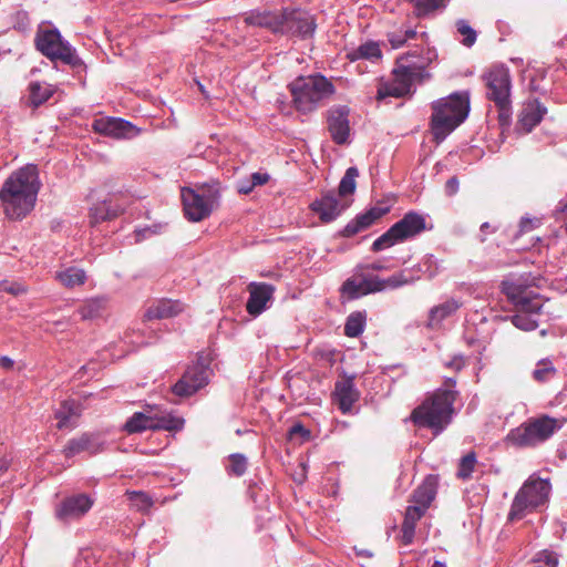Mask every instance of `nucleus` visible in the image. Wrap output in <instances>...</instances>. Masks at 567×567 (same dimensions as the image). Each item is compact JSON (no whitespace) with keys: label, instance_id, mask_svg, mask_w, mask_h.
<instances>
[{"label":"nucleus","instance_id":"nucleus-16","mask_svg":"<svg viewBox=\"0 0 567 567\" xmlns=\"http://www.w3.org/2000/svg\"><path fill=\"white\" fill-rule=\"evenodd\" d=\"M210 371L203 363H196L185 371L173 386V393L178 396H189L204 388L209 380Z\"/></svg>","mask_w":567,"mask_h":567},{"label":"nucleus","instance_id":"nucleus-60","mask_svg":"<svg viewBox=\"0 0 567 567\" xmlns=\"http://www.w3.org/2000/svg\"><path fill=\"white\" fill-rule=\"evenodd\" d=\"M146 233H150V229H148V228L143 229V230H137V231H136V236H137V239H136V240H140L142 235H143V237H144Z\"/></svg>","mask_w":567,"mask_h":567},{"label":"nucleus","instance_id":"nucleus-58","mask_svg":"<svg viewBox=\"0 0 567 567\" xmlns=\"http://www.w3.org/2000/svg\"><path fill=\"white\" fill-rule=\"evenodd\" d=\"M559 210L567 216V200L559 202Z\"/></svg>","mask_w":567,"mask_h":567},{"label":"nucleus","instance_id":"nucleus-42","mask_svg":"<svg viewBox=\"0 0 567 567\" xmlns=\"http://www.w3.org/2000/svg\"><path fill=\"white\" fill-rule=\"evenodd\" d=\"M359 172L355 167H349L346 171L344 176L342 177L337 195L339 197L353 194L355 190V178L358 177Z\"/></svg>","mask_w":567,"mask_h":567},{"label":"nucleus","instance_id":"nucleus-55","mask_svg":"<svg viewBox=\"0 0 567 567\" xmlns=\"http://www.w3.org/2000/svg\"><path fill=\"white\" fill-rule=\"evenodd\" d=\"M251 181L249 179H241L237 184V189L240 194H249L255 187L250 185Z\"/></svg>","mask_w":567,"mask_h":567},{"label":"nucleus","instance_id":"nucleus-4","mask_svg":"<svg viewBox=\"0 0 567 567\" xmlns=\"http://www.w3.org/2000/svg\"><path fill=\"white\" fill-rule=\"evenodd\" d=\"M503 291L518 308L516 315L512 317V323L524 331H532L537 328L535 316L542 309V302L537 296L518 280H507L503 282Z\"/></svg>","mask_w":567,"mask_h":567},{"label":"nucleus","instance_id":"nucleus-49","mask_svg":"<svg viewBox=\"0 0 567 567\" xmlns=\"http://www.w3.org/2000/svg\"><path fill=\"white\" fill-rule=\"evenodd\" d=\"M0 289L8 293L13 295V296H18V295L25 292V287L18 282H12V284L4 282L1 285Z\"/></svg>","mask_w":567,"mask_h":567},{"label":"nucleus","instance_id":"nucleus-36","mask_svg":"<svg viewBox=\"0 0 567 567\" xmlns=\"http://www.w3.org/2000/svg\"><path fill=\"white\" fill-rule=\"evenodd\" d=\"M424 514L425 512L422 511V507H414L410 505L406 508L401 528L402 542L404 545H410L413 542L416 523Z\"/></svg>","mask_w":567,"mask_h":567},{"label":"nucleus","instance_id":"nucleus-3","mask_svg":"<svg viewBox=\"0 0 567 567\" xmlns=\"http://www.w3.org/2000/svg\"><path fill=\"white\" fill-rule=\"evenodd\" d=\"M455 396L456 392L450 389L435 391L413 410L411 420L419 427L442 432L451 422Z\"/></svg>","mask_w":567,"mask_h":567},{"label":"nucleus","instance_id":"nucleus-57","mask_svg":"<svg viewBox=\"0 0 567 567\" xmlns=\"http://www.w3.org/2000/svg\"><path fill=\"white\" fill-rule=\"evenodd\" d=\"M10 462V458H8L7 456L0 457V477H2L3 474L8 471Z\"/></svg>","mask_w":567,"mask_h":567},{"label":"nucleus","instance_id":"nucleus-54","mask_svg":"<svg viewBox=\"0 0 567 567\" xmlns=\"http://www.w3.org/2000/svg\"><path fill=\"white\" fill-rule=\"evenodd\" d=\"M458 190V179L453 176L445 183V193L449 196L456 194Z\"/></svg>","mask_w":567,"mask_h":567},{"label":"nucleus","instance_id":"nucleus-39","mask_svg":"<svg viewBox=\"0 0 567 567\" xmlns=\"http://www.w3.org/2000/svg\"><path fill=\"white\" fill-rule=\"evenodd\" d=\"M414 8L416 18H425L439 10H443L450 0H408Z\"/></svg>","mask_w":567,"mask_h":567},{"label":"nucleus","instance_id":"nucleus-46","mask_svg":"<svg viewBox=\"0 0 567 567\" xmlns=\"http://www.w3.org/2000/svg\"><path fill=\"white\" fill-rule=\"evenodd\" d=\"M476 465V455L474 452H471L463 456L458 464L457 477L462 480H467L471 477Z\"/></svg>","mask_w":567,"mask_h":567},{"label":"nucleus","instance_id":"nucleus-15","mask_svg":"<svg viewBox=\"0 0 567 567\" xmlns=\"http://www.w3.org/2000/svg\"><path fill=\"white\" fill-rule=\"evenodd\" d=\"M399 58H406L404 62L410 64V70L423 66L421 73L422 79L425 81L431 78V74L427 72V68L436 60L437 53L436 50L430 45L427 33L422 32L420 34V43Z\"/></svg>","mask_w":567,"mask_h":567},{"label":"nucleus","instance_id":"nucleus-19","mask_svg":"<svg viewBox=\"0 0 567 567\" xmlns=\"http://www.w3.org/2000/svg\"><path fill=\"white\" fill-rule=\"evenodd\" d=\"M310 207L321 221L330 223L348 207V204L336 192L329 190L316 199Z\"/></svg>","mask_w":567,"mask_h":567},{"label":"nucleus","instance_id":"nucleus-10","mask_svg":"<svg viewBox=\"0 0 567 567\" xmlns=\"http://www.w3.org/2000/svg\"><path fill=\"white\" fill-rule=\"evenodd\" d=\"M405 284L408 279L403 274H395L386 279L374 275L355 274L343 282L341 291L349 299H357L369 293L395 289Z\"/></svg>","mask_w":567,"mask_h":567},{"label":"nucleus","instance_id":"nucleus-48","mask_svg":"<svg viewBox=\"0 0 567 567\" xmlns=\"http://www.w3.org/2000/svg\"><path fill=\"white\" fill-rule=\"evenodd\" d=\"M539 225H540L539 218L524 217V218H522V220L519 223V231L522 234L528 233V231H532L533 229H535L536 227H538Z\"/></svg>","mask_w":567,"mask_h":567},{"label":"nucleus","instance_id":"nucleus-31","mask_svg":"<svg viewBox=\"0 0 567 567\" xmlns=\"http://www.w3.org/2000/svg\"><path fill=\"white\" fill-rule=\"evenodd\" d=\"M80 413V406L75 401H64L55 412L58 427L60 430L74 427Z\"/></svg>","mask_w":567,"mask_h":567},{"label":"nucleus","instance_id":"nucleus-37","mask_svg":"<svg viewBox=\"0 0 567 567\" xmlns=\"http://www.w3.org/2000/svg\"><path fill=\"white\" fill-rule=\"evenodd\" d=\"M55 279L66 288H74L81 286L86 280V275L83 269L76 267H69L55 272Z\"/></svg>","mask_w":567,"mask_h":567},{"label":"nucleus","instance_id":"nucleus-8","mask_svg":"<svg viewBox=\"0 0 567 567\" xmlns=\"http://www.w3.org/2000/svg\"><path fill=\"white\" fill-rule=\"evenodd\" d=\"M549 493L550 484L547 480L535 475L529 476L513 499L508 520L522 519L526 513L544 505L548 501Z\"/></svg>","mask_w":567,"mask_h":567},{"label":"nucleus","instance_id":"nucleus-11","mask_svg":"<svg viewBox=\"0 0 567 567\" xmlns=\"http://www.w3.org/2000/svg\"><path fill=\"white\" fill-rule=\"evenodd\" d=\"M426 228L423 215L410 212L402 219L392 225L383 235L372 244L373 251H381L421 234Z\"/></svg>","mask_w":567,"mask_h":567},{"label":"nucleus","instance_id":"nucleus-33","mask_svg":"<svg viewBox=\"0 0 567 567\" xmlns=\"http://www.w3.org/2000/svg\"><path fill=\"white\" fill-rule=\"evenodd\" d=\"M155 419L147 414L146 409L143 412H135L125 423L124 429L127 433H140L146 430L157 431V427H167L153 423Z\"/></svg>","mask_w":567,"mask_h":567},{"label":"nucleus","instance_id":"nucleus-26","mask_svg":"<svg viewBox=\"0 0 567 567\" xmlns=\"http://www.w3.org/2000/svg\"><path fill=\"white\" fill-rule=\"evenodd\" d=\"M147 414L150 416L156 419L153 423H157L158 425L163 424L167 427H157V431H168V432H177L181 431L184 426V420L173 412L162 409L158 405H146L145 406Z\"/></svg>","mask_w":567,"mask_h":567},{"label":"nucleus","instance_id":"nucleus-14","mask_svg":"<svg viewBox=\"0 0 567 567\" xmlns=\"http://www.w3.org/2000/svg\"><path fill=\"white\" fill-rule=\"evenodd\" d=\"M94 499L85 493L74 494L63 498L54 508V517L69 524L81 519L92 508Z\"/></svg>","mask_w":567,"mask_h":567},{"label":"nucleus","instance_id":"nucleus-38","mask_svg":"<svg viewBox=\"0 0 567 567\" xmlns=\"http://www.w3.org/2000/svg\"><path fill=\"white\" fill-rule=\"evenodd\" d=\"M54 93L50 84L41 82H31L29 84L28 103L37 107L47 102Z\"/></svg>","mask_w":567,"mask_h":567},{"label":"nucleus","instance_id":"nucleus-25","mask_svg":"<svg viewBox=\"0 0 567 567\" xmlns=\"http://www.w3.org/2000/svg\"><path fill=\"white\" fill-rule=\"evenodd\" d=\"M462 306L463 301L461 299L454 297L445 299L430 309L427 326L430 328L440 327L444 320L455 315Z\"/></svg>","mask_w":567,"mask_h":567},{"label":"nucleus","instance_id":"nucleus-59","mask_svg":"<svg viewBox=\"0 0 567 567\" xmlns=\"http://www.w3.org/2000/svg\"><path fill=\"white\" fill-rule=\"evenodd\" d=\"M367 268L371 269V270H381V269H383V266L378 262H373V264L367 266Z\"/></svg>","mask_w":567,"mask_h":567},{"label":"nucleus","instance_id":"nucleus-18","mask_svg":"<svg viewBox=\"0 0 567 567\" xmlns=\"http://www.w3.org/2000/svg\"><path fill=\"white\" fill-rule=\"evenodd\" d=\"M92 126L96 133L114 138H131L140 133L132 123L118 117L96 118Z\"/></svg>","mask_w":567,"mask_h":567},{"label":"nucleus","instance_id":"nucleus-6","mask_svg":"<svg viewBox=\"0 0 567 567\" xmlns=\"http://www.w3.org/2000/svg\"><path fill=\"white\" fill-rule=\"evenodd\" d=\"M563 422L543 415L530 419L519 426L511 430L506 436L507 443L517 447L536 446L547 441L555 432L561 429Z\"/></svg>","mask_w":567,"mask_h":567},{"label":"nucleus","instance_id":"nucleus-62","mask_svg":"<svg viewBox=\"0 0 567 567\" xmlns=\"http://www.w3.org/2000/svg\"><path fill=\"white\" fill-rule=\"evenodd\" d=\"M432 567H446L444 563H441L439 560H435L432 565Z\"/></svg>","mask_w":567,"mask_h":567},{"label":"nucleus","instance_id":"nucleus-51","mask_svg":"<svg viewBox=\"0 0 567 567\" xmlns=\"http://www.w3.org/2000/svg\"><path fill=\"white\" fill-rule=\"evenodd\" d=\"M424 265L427 266L425 271L429 274V277H434L440 270L439 261L434 256H429L425 259Z\"/></svg>","mask_w":567,"mask_h":567},{"label":"nucleus","instance_id":"nucleus-52","mask_svg":"<svg viewBox=\"0 0 567 567\" xmlns=\"http://www.w3.org/2000/svg\"><path fill=\"white\" fill-rule=\"evenodd\" d=\"M250 185H252L254 187L260 186L269 181V175L267 173L256 172L250 175Z\"/></svg>","mask_w":567,"mask_h":567},{"label":"nucleus","instance_id":"nucleus-28","mask_svg":"<svg viewBox=\"0 0 567 567\" xmlns=\"http://www.w3.org/2000/svg\"><path fill=\"white\" fill-rule=\"evenodd\" d=\"M184 311V305L177 300L162 299L151 306L145 316L147 319H167Z\"/></svg>","mask_w":567,"mask_h":567},{"label":"nucleus","instance_id":"nucleus-44","mask_svg":"<svg viewBox=\"0 0 567 567\" xmlns=\"http://www.w3.org/2000/svg\"><path fill=\"white\" fill-rule=\"evenodd\" d=\"M457 33L463 37L462 44L471 48L476 42V31L464 19H460L455 23Z\"/></svg>","mask_w":567,"mask_h":567},{"label":"nucleus","instance_id":"nucleus-61","mask_svg":"<svg viewBox=\"0 0 567 567\" xmlns=\"http://www.w3.org/2000/svg\"><path fill=\"white\" fill-rule=\"evenodd\" d=\"M489 229H491V225H489L488 223H483V224L481 225V231H482V233H484V234H485V233H486L487 230H489Z\"/></svg>","mask_w":567,"mask_h":567},{"label":"nucleus","instance_id":"nucleus-27","mask_svg":"<svg viewBox=\"0 0 567 567\" xmlns=\"http://www.w3.org/2000/svg\"><path fill=\"white\" fill-rule=\"evenodd\" d=\"M420 34L416 29L409 23L393 25L388 30L385 37L392 49L396 50L404 47L411 40L420 41Z\"/></svg>","mask_w":567,"mask_h":567},{"label":"nucleus","instance_id":"nucleus-32","mask_svg":"<svg viewBox=\"0 0 567 567\" xmlns=\"http://www.w3.org/2000/svg\"><path fill=\"white\" fill-rule=\"evenodd\" d=\"M122 213V208L109 200H103L90 208V224L95 226L102 221L111 220Z\"/></svg>","mask_w":567,"mask_h":567},{"label":"nucleus","instance_id":"nucleus-13","mask_svg":"<svg viewBox=\"0 0 567 567\" xmlns=\"http://www.w3.org/2000/svg\"><path fill=\"white\" fill-rule=\"evenodd\" d=\"M35 44L38 50L51 60H60L72 66L80 63L75 50L68 42L62 40L58 30H44L39 32Z\"/></svg>","mask_w":567,"mask_h":567},{"label":"nucleus","instance_id":"nucleus-50","mask_svg":"<svg viewBox=\"0 0 567 567\" xmlns=\"http://www.w3.org/2000/svg\"><path fill=\"white\" fill-rule=\"evenodd\" d=\"M465 365V358L461 354L454 355L450 361L445 362V367L454 370L461 371Z\"/></svg>","mask_w":567,"mask_h":567},{"label":"nucleus","instance_id":"nucleus-64","mask_svg":"<svg viewBox=\"0 0 567 567\" xmlns=\"http://www.w3.org/2000/svg\"><path fill=\"white\" fill-rule=\"evenodd\" d=\"M566 231H567V226H566Z\"/></svg>","mask_w":567,"mask_h":567},{"label":"nucleus","instance_id":"nucleus-21","mask_svg":"<svg viewBox=\"0 0 567 567\" xmlns=\"http://www.w3.org/2000/svg\"><path fill=\"white\" fill-rule=\"evenodd\" d=\"M249 298L246 303L247 312L254 317L259 316L267 308V303L274 295V287L265 282H250L248 286Z\"/></svg>","mask_w":567,"mask_h":567},{"label":"nucleus","instance_id":"nucleus-30","mask_svg":"<svg viewBox=\"0 0 567 567\" xmlns=\"http://www.w3.org/2000/svg\"><path fill=\"white\" fill-rule=\"evenodd\" d=\"M282 18L284 10L279 12H250L245 20L248 24L268 28L274 32H280L282 30Z\"/></svg>","mask_w":567,"mask_h":567},{"label":"nucleus","instance_id":"nucleus-2","mask_svg":"<svg viewBox=\"0 0 567 567\" xmlns=\"http://www.w3.org/2000/svg\"><path fill=\"white\" fill-rule=\"evenodd\" d=\"M431 132L436 143L443 142L470 112V96L466 92H456L432 103Z\"/></svg>","mask_w":567,"mask_h":567},{"label":"nucleus","instance_id":"nucleus-56","mask_svg":"<svg viewBox=\"0 0 567 567\" xmlns=\"http://www.w3.org/2000/svg\"><path fill=\"white\" fill-rule=\"evenodd\" d=\"M13 360L7 355L0 358V367L4 370H10L13 368Z\"/></svg>","mask_w":567,"mask_h":567},{"label":"nucleus","instance_id":"nucleus-34","mask_svg":"<svg viewBox=\"0 0 567 567\" xmlns=\"http://www.w3.org/2000/svg\"><path fill=\"white\" fill-rule=\"evenodd\" d=\"M346 58L351 62H355L358 60L377 62L382 58V52L378 42L368 41L355 49L347 51Z\"/></svg>","mask_w":567,"mask_h":567},{"label":"nucleus","instance_id":"nucleus-40","mask_svg":"<svg viewBox=\"0 0 567 567\" xmlns=\"http://www.w3.org/2000/svg\"><path fill=\"white\" fill-rule=\"evenodd\" d=\"M105 306L106 300L104 298L87 299L79 308L78 313L80 315L82 320L95 319L103 313Z\"/></svg>","mask_w":567,"mask_h":567},{"label":"nucleus","instance_id":"nucleus-53","mask_svg":"<svg viewBox=\"0 0 567 567\" xmlns=\"http://www.w3.org/2000/svg\"><path fill=\"white\" fill-rule=\"evenodd\" d=\"M296 435H301L303 439H309L310 432L305 429L300 423L292 425L289 430V436L293 437Z\"/></svg>","mask_w":567,"mask_h":567},{"label":"nucleus","instance_id":"nucleus-1","mask_svg":"<svg viewBox=\"0 0 567 567\" xmlns=\"http://www.w3.org/2000/svg\"><path fill=\"white\" fill-rule=\"evenodd\" d=\"M40 185L35 165H27L12 173L0 190L6 216L12 220H21L29 215L34 208Z\"/></svg>","mask_w":567,"mask_h":567},{"label":"nucleus","instance_id":"nucleus-47","mask_svg":"<svg viewBox=\"0 0 567 567\" xmlns=\"http://www.w3.org/2000/svg\"><path fill=\"white\" fill-rule=\"evenodd\" d=\"M247 470V458L243 454H231L229 456L228 471L236 476H241Z\"/></svg>","mask_w":567,"mask_h":567},{"label":"nucleus","instance_id":"nucleus-22","mask_svg":"<svg viewBox=\"0 0 567 567\" xmlns=\"http://www.w3.org/2000/svg\"><path fill=\"white\" fill-rule=\"evenodd\" d=\"M359 398L360 393L355 389L354 382L351 378H347L336 383L332 400L343 414L352 412L353 405Z\"/></svg>","mask_w":567,"mask_h":567},{"label":"nucleus","instance_id":"nucleus-5","mask_svg":"<svg viewBox=\"0 0 567 567\" xmlns=\"http://www.w3.org/2000/svg\"><path fill=\"white\" fill-rule=\"evenodd\" d=\"M293 104L299 112L308 113L334 92L332 83L322 75L301 76L290 84Z\"/></svg>","mask_w":567,"mask_h":567},{"label":"nucleus","instance_id":"nucleus-17","mask_svg":"<svg viewBox=\"0 0 567 567\" xmlns=\"http://www.w3.org/2000/svg\"><path fill=\"white\" fill-rule=\"evenodd\" d=\"M315 28V20L308 12L301 10H284L281 33H291L306 38L313 33Z\"/></svg>","mask_w":567,"mask_h":567},{"label":"nucleus","instance_id":"nucleus-35","mask_svg":"<svg viewBox=\"0 0 567 567\" xmlns=\"http://www.w3.org/2000/svg\"><path fill=\"white\" fill-rule=\"evenodd\" d=\"M436 494L435 480L427 477L413 493L412 502L414 507H422L426 512Z\"/></svg>","mask_w":567,"mask_h":567},{"label":"nucleus","instance_id":"nucleus-43","mask_svg":"<svg viewBox=\"0 0 567 567\" xmlns=\"http://www.w3.org/2000/svg\"><path fill=\"white\" fill-rule=\"evenodd\" d=\"M132 507L141 512H147L153 506L152 498L144 492H126Z\"/></svg>","mask_w":567,"mask_h":567},{"label":"nucleus","instance_id":"nucleus-9","mask_svg":"<svg viewBox=\"0 0 567 567\" xmlns=\"http://www.w3.org/2000/svg\"><path fill=\"white\" fill-rule=\"evenodd\" d=\"M486 96L498 109L501 125H507L511 118V76L507 68L495 66L484 74Z\"/></svg>","mask_w":567,"mask_h":567},{"label":"nucleus","instance_id":"nucleus-24","mask_svg":"<svg viewBox=\"0 0 567 567\" xmlns=\"http://www.w3.org/2000/svg\"><path fill=\"white\" fill-rule=\"evenodd\" d=\"M103 443L100 441L99 435L84 433L76 439L70 440L64 446L63 453L66 457H73L81 452H89L95 454L102 449Z\"/></svg>","mask_w":567,"mask_h":567},{"label":"nucleus","instance_id":"nucleus-12","mask_svg":"<svg viewBox=\"0 0 567 567\" xmlns=\"http://www.w3.org/2000/svg\"><path fill=\"white\" fill-rule=\"evenodd\" d=\"M405 59L406 58L396 59V66L392 72V79L383 83L378 90L379 99H383L385 96H404L412 92L415 83L424 81L421 73L423 66L410 70V64L404 62Z\"/></svg>","mask_w":567,"mask_h":567},{"label":"nucleus","instance_id":"nucleus-7","mask_svg":"<svg viewBox=\"0 0 567 567\" xmlns=\"http://www.w3.org/2000/svg\"><path fill=\"white\" fill-rule=\"evenodd\" d=\"M219 197L220 184L218 182L203 184L195 188H183L182 200L185 216L192 221L203 220L218 205Z\"/></svg>","mask_w":567,"mask_h":567},{"label":"nucleus","instance_id":"nucleus-45","mask_svg":"<svg viewBox=\"0 0 567 567\" xmlns=\"http://www.w3.org/2000/svg\"><path fill=\"white\" fill-rule=\"evenodd\" d=\"M556 374V369L549 360H540L533 372L534 379L538 382H545Z\"/></svg>","mask_w":567,"mask_h":567},{"label":"nucleus","instance_id":"nucleus-63","mask_svg":"<svg viewBox=\"0 0 567 567\" xmlns=\"http://www.w3.org/2000/svg\"><path fill=\"white\" fill-rule=\"evenodd\" d=\"M197 84H198L200 92L207 97L204 86L199 82Z\"/></svg>","mask_w":567,"mask_h":567},{"label":"nucleus","instance_id":"nucleus-41","mask_svg":"<svg viewBox=\"0 0 567 567\" xmlns=\"http://www.w3.org/2000/svg\"><path fill=\"white\" fill-rule=\"evenodd\" d=\"M364 326L365 315L362 312H353L347 319L344 333L350 338L359 337L363 332Z\"/></svg>","mask_w":567,"mask_h":567},{"label":"nucleus","instance_id":"nucleus-23","mask_svg":"<svg viewBox=\"0 0 567 567\" xmlns=\"http://www.w3.org/2000/svg\"><path fill=\"white\" fill-rule=\"evenodd\" d=\"M547 109L538 100L527 101L519 115L518 128L524 133H529L540 123Z\"/></svg>","mask_w":567,"mask_h":567},{"label":"nucleus","instance_id":"nucleus-29","mask_svg":"<svg viewBox=\"0 0 567 567\" xmlns=\"http://www.w3.org/2000/svg\"><path fill=\"white\" fill-rule=\"evenodd\" d=\"M388 209H381L378 207L371 208L369 212L357 216L352 221H350L343 229V234L347 237H351L368 227H370L375 220L382 217Z\"/></svg>","mask_w":567,"mask_h":567},{"label":"nucleus","instance_id":"nucleus-20","mask_svg":"<svg viewBox=\"0 0 567 567\" xmlns=\"http://www.w3.org/2000/svg\"><path fill=\"white\" fill-rule=\"evenodd\" d=\"M328 131L337 144H346L350 135L349 110L344 106L329 110L327 117Z\"/></svg>","mask_w":567,"mask_h":567}]
</instances>
